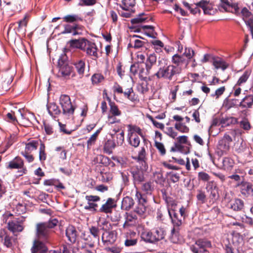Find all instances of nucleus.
<instances>
[{"label":"nucleus","instance_id":"f257e3e1","mask_svg":"<svg viewBox=\"0 0 253 253\" xmlns=\"http://www.w3.org/2000/svg\"><path fill=\"white\" fill-rule=\"evenodd\" d=\"M66 54L62 53L58 60V76L64 78H68L73 72V67L70 66L68 61Z\"/></svg>","mask_w":253,"mask_h":253},{"label":"nucleus","instance_id":"f03ea898","mask_svg":"<svg viewBox=\"0 0 253 253\" xmlns=\"http://www.w3.org/2000/svg\"><path fill=\"white\" fill-rule=\"evenodd\" d=\"M180 74V73L173 65L169 64L160 67L158 71L155 73L154 76L159 79H164L170 81L174 76H177Z\"/></svg>","mask_w":253,"mask_h":253},{"label":"nucleus","instance_id":"7ed1b4c3","mask_svg":"<svg viewBox=\"0 0 253 253\" xmlns=\"http://www.w3.org/2000/svg\"><path fill=\"white\" fill-rule=\"evenodd\" d=\"M59 103L61 105L63 114L67 116L72 115L74 112L75 107L72 104L70 97L65 94H62L59 98Z\"/></svg>","mask_w":253,"mask_h":253},{"label":"nucleus","instance_id":"20e7f679","mask_svg":"<svg viewBox=\"0 0 253 253\" xmlns=\"http://www.w3.org/2000/svg\"><path fill=\"white\" fill-rule=\"evenodd\" d=\"M211 247V242L206 239H200L197 240L195 245L190 247L193 253H210L206 248Z\"/></svg>","mask_w":253,"mask_h":253},{"label":"nucleus","instance_id":"39448f33","mask_svg":"<svg viewBox=\"0 0 253 253\" xmlns=\"http://www.w3.org/2000/svg\"><path fill=\"white\" fill-rule=\"evenodd\" d=\"M171 62L170 65H173L180 74L184 69L187 68L189 64L188 60H186L183 55L178 54H175L172 56Z\"/></svg>","mask_w":253,"mask_h":253},{"label":"nucleus","instance_id":"423d86ee","mask_svg":"<svg viewBox=\"0 0 253 253\" xmlns=\"http://www.w3.org/2000/svg\"><path fill=\"white\" fill-rule=\"evenodd\" d=\"M12 216V214L11 213L5 214L4 215V220H5V222L7 221L8 229L13 233L21 232L23 229V227L19 221L16 220H9L8 221V218Z\"/></svg>","mask_w":253,"mask_h":253},{"label":"nucleus","instance_id":"0eeeda50","mask_svg":"<svg viewBox=\"0 0 253 253\" xmlns=\"http://www.w3.org/2000/svg\"><path fill=\"white\" fill-rule=\"evenodd\" d=\"M101 239L105 246H109L116 242L117 233L115 231H105L102 235Z\"/></svg>","mask_w":253,"mask_h":253},{"label":"nucleus","instance_id":"6e6552de","mask_svg":"<svg viewBox=\"0 0 253 253\" xmlns=\"http://www.w3.org/2000/svg\"><path fill=\"white\" fill-rule=\"evenodd\" d=\"M49 233L50 229L44 222L37 225V235L39 239L46 240L48 238Z\"/></svg>","mask_w":253,"mask_h":253},{"label":"nucleus","instance_id":"1a4fd4ad","mask_svg":"<svg viewBox=\"0 0 253 253\" xmlns=\"http://www.w3.org/2000/svg\"><path fill=\"white\" fill-rule=\"evenodd\" d=\"M135 198L137 199L139 206L135 209V211L139 214H143L146 211L145 204L147 203V199L144 195L136 191Z\"/></svg>","mask_w":253,"mask_h":253},{"label":"nucleus","instance_id":"9d476101","mask_svg":"<svg viewBox=\"0 0 253 253\" xmlns=\"http://www.w3.org/2000/svg\"><path fill=\"white\" fill-rule=\"evenodd\" d=\"M98 49L95 43L87 40L86 45L83 51H85L86 54L89 56H92L93 58H97Z\"/></svg>","mask_w":253,"mask_h":253},{"label":"nucleus","instance_id":"9b49d317","mask_svg":"<svg viewBox=\"0 0 253 253\" xmlns=\"http://www.w3.org/2000/svg\"><path fill=\"white\" fill-rule=\"evenodd\" d=\"M64 29L61 33V34H71L73 36H76L81 34L82 26L78 24L71 25L66 24L64 26Z\"/></svg>","mask_w":253,"mask_h":253},{"label":"nucleus","instance_id":"f8f14e48","mask_svg":"<svg viewBox=\"0 0 253 253\" xmlns=\"http://www.w3.org/2000/svg\"><path fill=\"white\" fill-rule=\"evenodd\" d=\"M87 201V205L84 206V209L91 211H96L97 205L95 203L100 200L98 196L87 195L85 197Z\"/></svg>","mask_w":253,"mask_h":253},{"label":"nucleus","instance_id":"ddd939ff","mask_svg":"<svg viewBox=\"0 0 253 253\" xmlns=\"http://www.w3.org/2000/svg\"><path fill=\"white\" fill-rule=\"evenodd\" d=\"M229 143L226 138H223L219 140L216 147V152L219 156L226 154L229 150Z\"/></svg>","mask_w":253,"mask_h":253},{"label":"nucleus","instance_id":"4468645a","mask_svg":"<svg viewBox=\"0 0 253 253\" xmlns=\"http://www.w3.org/2000/svg\"><path fill=\"white\" fill-rule=\"evenodd\" d=\"M220 7L225 11L228 12H232V10L237 12L239 9L237 3H231L228 0H220Z\"/></svg>","mask_w":253,"mask_h":253},{"label":"nucleus","instance_id":"2eb2a0df","mask_svg":"<svg viewBox=\"0 0 253 253\" xmlns=\"http://www.w3.org/2000/svg\"><path fill=\"white\" fill-rule=\"evenodd\" d=\"M168 212L174 227H178L182 224L184 220L182 216H180L178 213H176L174 210L169 209L168 210Z\"/></svg>","mask_w":253,"mask_h":253},{"label":"nucleus","instance_id":"dca6fc26","mask_svg":"<svg viewBox=\"0 0 253 253\" xmlns=\"http://www.w3.org/2000/svg\"><path fill=\"white\" fill-rule=\"evenodd\" d=\"M47 249L43 243L39 241H35L31 249L32 253H49Z\"/></svg>","mask_w":253,"mask_h":253},{"label":"nucleus","instance_id":"f3484780","mask_svg":"<svg viewBox=\"0 0 253 253\" xmlns=\"http://www.w3.org/2000/svg\"><path fill=\"white\" fill-rule=\"evenodd\" d=\"M115 201L112 198H108L106 203L102 205L99 211L105 213H111L114 207H115Z\"/></svg>","mask_w":253,"mask_h":253},{"label":"nucleus","instance_id":"a211bd4d","mask_svg":"<svg viewBox=\"0 0 253 253\" xmlns=\"http://www.w3.org/2000/svg\"><path fill=\"white\" fill-rule=\"evenodd\" d=\"M66 235L71 243H75L77 237V231L76 228L72 225L68 226L66 230Z\"/></svg>","mask_w":253,"mask_h":253},{"label":"nucleus","instance_id":"6ab92c4d","mask_svg":"<svg viewBox=\"0 0 253 253\" xmlns=\"http://www.w3.org/2000/svg\"><path fill=\"white\" fill-rule=\"evenodd\" d=\"M229 208L235 211H239L244 207V202L239 199L232 200L227 205Z\"/></svg>","mask_w":253,"mask_h":253},{"label":"nucleus","instance_id":"aec40b11","mask_svg":"<svg viewBox=\"0 0 253 253\" xmlns=\"http://www.w3.org/2000/svg\"><path fill=\"white\" fill-rule=\"evenodd\" d=\"M23 166L24 162L22 159L19 157H16L8 163L7 168L9 169H19L22 168Z\"/></svg>","mask_w":253,"mask_h":253},{"label":"nucleus","instance_id":"412c9836","mask_svg":"<svg viewBox=\"0 0 253 253\" xmlns=\"http://www.w3.org/2000/svg\"><path fill=\"white\" fill-rule=\"evenodd\" d=\"M206 189L210 194L211 198L215 199L217 194V188L216 184L213 181L208 182L206 185Z\"/></svg>","mask_w":253,"mask_h":253},{"label":"nucleus","instance_id":"4be33fe9","mask_svg":"<svg viewBox=\"0 0 253 253\" xmlns=\"http://www.w3.org/2000/svg\"><path fill=\"white\" fill-rule=\"evenodd\" d=\"M199 5L203 9L204 13L206 14L211 15L214 12L211 4L208 1L202 0L199 2Z\"/></svg>","mask_w":253,"mask_h":253},{"label":"nucleus","instance_id":"5701e85b","mask_svg":"<svg viewBox=\"0 0 253 253\" xmlns=\"http://www.w3.org/2000/svg\"><path fill=\"white\" fill-rule=\"evenodd\" d=\"M87 40L82 38L78 40H72L69 42L70 46L73 47L81 49L83 50L84 48V46L86 45V41Z\"/></svg>","mask_w":253,"mask_h":253},{"label":"nucleus","instance_id":"b1692460","mask_svg":"<svg viewBox=\"0 0 253 253\" xmlns=\"http://www.w3.org/2000/svg\"><path fill=\"white\" fill-rule=\"evenodd\" d=\"M141 237L142 239L147 243H153L157 242L152 231H144L141 233Z\"/></svg>","mask_w":253,"mask_h":253},{"label":"nucleus","instance_id":"393cba45","mask_svg":"<svg viewBox=\"0 0 253 253\" xmlns=\"http://www.w3.org/2000/svg\"><path fill=\"white\" fill-rule=\"evenodd\" d=\"M137 218L135 215L131 214L127 215L126 221L123 225L124 228L127 229L129 227L135 226L136 224Z\"/></svg>","mask_w":253,"mask_h":253},{"label":"nucleus","instance_id":"a878e982","mask_svg":"<svg viewBox=\"0 0 253 253\" xmlns=\"http://www.w3.org/2000/svg\"><path fill=\"white\" fill-rule=\"evenodd\" d=\"M127 128H128V134L127 136H131L132 135H136L135 133H137L140 136H141L142 137H144V136L143 135V133L142 131V130L141 128L134 125H127Z\"/></svg>","mask_w":253,"mask_h":253},{"label":"nucleus","instance_id":"bb28decb","mask_svg":"<svg viewBox=\"0 0 253 253\" xmlns=\"http://www.w3.org/2000/svg\"><path fill=\"white\" fill-rule=\"evenodd\" d=\"M134 205L133 200L129 197L123 198L122 202V209L126 211L130 210Z\"/></svg>","mask_w":253,"mask_h":253},{"label":"nucleus","instance_id":"cd10ccee","mask_svg":"<svg viewBox=\"0 0 253 253\" xmlns=\"http://www.w3.org/2000/svg\"><path fill=\"white\" fill-rule=\"evenodd\" d=\"M157 57L155 54H150L147 59L146 67L148 74H150L152 66L156 63Z\"/></svg>","mask_w":253,"mask_h":253},{"label":"nucleus","instance_id":"c85d7f7f","mask_svg":"<svg viewBox=\"0 0 253 253\" xmlns=\"http://www.w3.org/2000/svg\"><path fill=\"white\" fill-rule=\"evenodd\" d=\"M170 240L173 243H178L180 242L181 237L179 235L178 228L174 227L171 232Z\"/></svg>","mask_w":253,"mask_h":253},{"label":"nucleus","instance_id":"c756f323","mask_svg":"<svg viewBox=\"0 0 253 253\" xmlns=\"http://www.w3.org/2000/svg\"><path fill=\"white\" fill-rule=\"evenodd\" d=\"M38 145V141L32 140L26 144L25 150L22 152L31 153L33 151L37 149Z\"/></svg>","mask_w":253,"mask_h":253},{"label":"nucleus","instance_id":"7c9ffc66","mask_svg":"<svg viewBox=\"0 0 253 253\" xmlns=\"http://www.w3.org/2000/svg\"><path fill=\"white\" fill-rule=\"evenodd\" d=\"M212 64L216 69L220 68L222 70H224L228 67L225 62L219 58H213Z\"/></svg>","mask_w":253,"mask_h":253},{"label":"nucleus","instance_id":"2f4dec72","mask_svg":"<svg viewBox=\"0 0 253 253\" xmlns=\"http://www.w3.org/2000/svg\"><path fill=\"white\" fill-rule=\"evenodd\" d=\"M253 103V96L248 95L244 97L240 102V106L242 108H250Z\"/></svg>","mask_w":253,"mask_h":253},{"label":"nucleus","instance_id":"473e14b6","mask_svg":"<svg viewBox=\"0 0 253 253\" xmlns=\"http://www.w3.org/2000/svg\"><path fill=\"white\" fill-rule=\"evenodd\" d=\"M152 232L156 238L157 242L163 239L166 235V231L163 228H156Z\"/></svg>","mask_w":253,"mask_h":253},{"label":"nucleus","instance_id":"72a5a7b5","mask_svg":"<svg viewBox=\"0 0 253 253\" xmlns=\"http://www.w3.org/2000/svg\"><path fill=\"white\" fill-rule=\"evenodd\" d=\"M48 113L52 116L57 115L60 113L58 106L54 103H50L47 106Z\"/></svg>","mask_w":253,"mask_h":253},{"label":"nucleus","instance_id":"f704fd0d","mask_svg":"<svg viewBox=\"0 0 253 253\" xmlns=\"http://www.w3.org/2000/svg\"><path fill=\"white\" fill-rule=\"evenodd\" d=\"M222 164L225 169L229 170L233 167L234 162L229 157H225L222 159Z\"/></svg>","mask_w":253,"mask_h":253},{"label":"nucleus","instance_id":"c9c22d12","mask_svg":"<svg viewBox=\"0 0 253 253\" xmlns=\"http://www.w3.org/2000/svg\"><path fill=\"white\" fill-rule=\"evenodd\" d=\"M115 146L116 144L113 140H108L104 144V151L107 153L110 154Z\"/></svg>","mask_w":253,"mask_h":253},{"label":"nucleus","instance_id":"e433bc0d","mask_svg":"<svg viewBox=\"0 0 253 253\" xmlns=\"http://www.w3.org/2000/svg\"><path fill=\"white\" fill-rule=\"evenodd\" d=\"M76 70L80 75H83L85 69V63L83 60H79L74 63Z\"/></svg>","mask_w":253,"mask_h":253},{"label":"nucleus","instance_id":"4c0bfd02","mask_svg":"<svg viewBox=\"0 0 253 253\" xmlns=\"http://www.w3.org/2000/svg\"><path fill=\"white\" fill-rule=\"evenodd\" d=\"M110 114L114 116H119L121 115V112L114 103H110Z\"/></svg>","mask_w":253,"mask_h":253},{"label":"nucleus","instance_id":"58836bf2","mask_svg":"<svg viewBox=\"0 0 253 253\" xmlns=\"http://www.w3.org/2000/svg\"><path fill=\"white\" fill-rule=\"evenodd\" d=\"M174 127L182 133H187L189 131V127L183 123H176L174 125Z\"/></svg>","mask_w":253,"mask_h":253},{"label":"nucleus","instance_id":"ea45409f","mask_svg":"<svg viewBox=\"0 0 253 253\" xmlns=\"http://www.w3.org/2000/svg\"><path fill=\"white\" fill-rule=\"evenodd\" d=\"M194 55L195 52L191 48L185 47L184 52L182 55H183L184 58L185 57H186V60H188L189 61L190 60L193 58V57L194 56Z\"/></svg>","mask_w":253,"mask_h":253},{"label":"nucleus","instance_id":"a19ab883","mask_svg":"<svg viewBox=\"0 0 253 253\" xmlns=\"http://www.w3.org/2000/svg\"><path fill=\"white\" fill-rule=\"evenodd\" d=\"M64 21L68 23H73L82 19L77 15H67L63 17Z\"/></svg>","mask_w":253,"mask_h":253},{"label":"nucleus","instance_id":"79ce46f5","mask_svg":"<svg viewBox=\"0 0 253 253\" xmlns=\"http://www.w3.org/2000/svg\"><path fill=\"white\" fill-rule=\"evenodd\" d=\"M135 3V0H122V8L125 10H129Z\"/></svg>","mask_w":253,"mask_h":253},{"label":"nucleus","instance_id":"37998d69","mask_svg":"<svg viewBox=\"0 0 253 253\" xmlns=\"http://www.w3.org/2000/svg\"><path fill=\"white\" fill-rule=\"evenodd\" d=\"M89 232L91 235L98 241H99L100 230L98 227L92 226L89 228Z\"/></svg>","mask_w":253,"mask_h":253},{"label":"nucleus","instance_id":"c03bdc74","mask_svg":"<svg viewBox=\"0 0 253 253\" xmlns=\"http://www.w3.org/2000/svg\"><path fill=\"white\" fill-rule=\"evenodd\" d=\"M24 110L23 109H20L18 110L17 113L20 115L23 120V122L25 123V121H29V119H35V116L34 114L29 113V117H26V115L24 113Z\"/></svg>","mask_w":253,"mask_h":253},{"label":"nucleus","instance_id":"a18cd8bd","mask_svg":"<svg viewBox=\"0 0 253 253\" xmlns=\"http://www.w3.org/2000/svg\"><path fill=\"white\" fill-rule=\"evenodd\" d=\"M129 140V143L134 147H137L140 143V138L137 135H132L128 136Z\"/></svg>","mask_w":253,"mask_h":253},{"label":"nucleus","instance_id":"49530a36","mask_svg":"<svg viewBox=\"0 0 253 253\" xmlns=\"http://www.w3.org/2000/svg\"><path fill=\"white\" fill-rule=\"evenodd\" d=\"M46 158V154L45 152V146L43 143L40 144L39 149V159L41 162L44 161Z\"/></svg>","mask_w":253,"mask_h":253},{"label":"nucleus","instance_id":"de8ad7c7","mask_svg":"<svg viewBox=\"0 0 253 253\" xmlns=\"http://www.w3.org/2000/svg\"><path fill=\"white\" fill-rule=\"evenodd\" d=\"M142 189L144 192H146V194H151L154 188L152 185V183L149 182L143 184Z\"/></svg>","mask_w":253,"mask_h":253},{"label":"nucleus","instance_id":"09e8293b","mask_svg":"<svg viewBox=\"0 0 253 253\" xmlns=\"http://www.w3.org/2000/svg\"><path fill=\"white\" fill-rule=\"evenodd\" d=\"M251 75V72L250 71H246L243 75L239 78L237 82V84L241 85L242 84L245 83Z\"/></svg>","mask_w":253,"mask_h":253},{"label":"nucleus","instance_id":"8fccbe9b","mask_svg":"<svg viewBox=\"0 0 253 253\" xmlns=\"http://www.w3.org/2000/svg\"><path fill=\"white\" fill-rule=\"evenodd\" d=\"M100 130L101 129H98L95 133H94L88 139V140H87V147L88 148L90 146L92 145V144H93L96 139H97V137L99 134V133H100Z\"/></svg>","mask_w":253,"mask_h":253},{"label":"nucleus","instance_id":"3c124183","mask_svg":"<svg viewBox=\"0 0 253 253\" xmlns=\"http://www.w3.org/2000/svg\"><path fill=\"white\" fill-rule=\"evenodd\" d=\"M144 14L143 13L139 14L137 17L131 20V23L133 24L141 23L146 20L147 17H143Z\"/></svg>","mask_w":253,"mask_h":253},{"label":"nucleus","instance_id":"603ef678","mask_svg":"<svg viewBox=\"0 0 253 253\" xmlns=\"http://www.w3.org/2000/svg\"><path fill=\"white\" fill-rule=\"evenodd\" d=\"M138 37L137 36L134 35L132 37L130 42H134L133 47L135 48H139L141 47H142L144 44V42L141 40H138V39H134L135 38Z\"/></svg>","mask_w":253,"mask_h":253},{"label":"nucleus","instance_id":"864d4df0","mask_svg":"<svg viewBox=\"0 0 253 253\" xmlns=\"http://www.w3.org/2000/svg\"><path fill=\"white\" fill-rule=\"evenodd\" d=\"M146 149L144 147H141L140 151L138 152V160L139 161L142 162H145L146 159Z\"/></svg>","mask_w":253,"mask_h":253},{"label":"nucleus","instance_id":"5fc2aeb1","mask_svg":"<svg viewBox=\"0 0 253 253\" xmlns=\"http://www.w3.org/2000/svg\"><path fill=\"white\" fill-rule=\"evenodd\" d=\"M133 93V89L132 87L128 88L126 89L122 93L124 94L125 97H126L127 99L131 101L135 100V99L133 97H132L131 94Z\"/></svg>","mask_w":253,"mask_h":253},{"label":"nucleus","instance_id":"6e6d98bb","mask_svg":"<svg viewBox=\"0 0 253 253\" xmlns=\"http://www.w3.org/2000/svg\"><path fill=\"white\" fill-rule=\"evenodd\" d=\"M154 179L156 183L161 184L164 181V178L160 172H156L154 173Z\"/></svg>","mask_w":253,"mask_h":253},{"label":"nucleus","instance_id":"4d7b16f0","mask_svg":"<svg viewBox=\"0 0 253 253\" xmlns=\"http://www.w3.org/2000/svg\"><path fill=\"white\" fill-rule=\"evenodd\" d=\"M106 250L112 253H120L122 251V248L118 245L112 247L106 246Z\"/></svg>","mask_w":253,"mask_h":253},{"label":"nucleus","instance_id":"13d9d810","mask_svg":"<svg viewBox=\"0 0 253 253\" xmlns=\"http://www.w3.org/2000/svg\"><path fill=\"white\" fill-rule=\"evenodd\" d=\"M165 133L172 138H175L177 136V132L172 127H167Z\"/></svg>","mask_w":253,"mask_h":253},{"label":"nucleus","instance_id":"bf43d9fd","mask_svg":"<svg viewBox=\"0 0 253 253\" xmlns=\"http://www.w3.org/2000/svg\"><path fill=\"white\" fill-rule=\"evenodd\" d=\"M241 13L243 16V19L244 20L253 16L252 13L249 11L248 9L246 7H244L242 9Z\"/></svg>","mask_w":253,"mask_h":253},{"label":"nucleus","instance_id":"052dcab7","mask_svg":"<svg viewBox=\"0 0 253 253\" xmlns=\"http://www.w3.org/2000/svg\"><path fill=\"white\" fill-rule=\"evenodd\" d=\"M198 193L197 195V199L202 203H204L206 201V196L204 192L201 190H198Z\"/></svg>","mask_w":253,"mask_h":253},{"label":"nucleus","instance_id":"680f3d73","mask_svg":"<svg viewBox=\"0 0 253 253\" xmlns=\"http://www.w3.org/2000/svg\"><path fill=\"white\" fill-rule=\"evenodd\" d=\"M155 146L159 151L162 155H164L166 154V149L164 144L159 142H155Z\"/></svg>","mask_w":253,"mask_h":253},{"label":"nucleus","instance_id":"e2e57ef3","mask_svg":"<svg viewBox=\"0 0 253 253\" xmlns=\"http://www.w3.org/2000/svg\"><path fill=\"white\" fill-rule=\"evenodd\" d=\"M169 175L170 180L174 183L177 182L180 178V174L176 172H170Z\"/></svg>","mask_w":253,"mask_h":253},{"label":"nucleus","instance_id":"0e129e2a","mask_svg":"<svg viewBox=\"0 0 253 253\" xmlns=\"http://www.w3.org/2000/svg\"><path fill=\"white\" fill-rule=\"evenodd\" d=\"M244 21L246 25L250 28V30L253 38V16Z\"/></svg>","mask_w":253,"mask_h":253},{"label":"nucleus","instance_id":"69168bd1","mask_svg":"<svg viewBox=\"0 0 253 253\" xmlns=\"http://www.w3.org/2000/svg\"><path fill=\"white\" fill-rule=\"evenodd\" d=\"M92 82L93 84H98L103 80V77L99 74H94L92 77Z\"/></svg>","mask_w":253,"mask_h":253},{"label":"nucleus","instance_id":"338daca9","mask_svg":"<svg viewBox=\"0 0 253 253\" xmlns=\"http://www.w3.org/2000/svg\"><path fill=\"white\" fill-rule=\"evenodd\" d=\"M96 3L95 0H80L79 5L81 6L92 5Z\"/></svg>","mask_w":253,"mask_h":253},{"label":"nucleus","instance_id":"774afa93","mask_svg":"<svg viewBox=\"0 0 253 253\" xmlns=\"http://www.w3.org/2000/svg\"><path fill=\"white\" fill-rule=\"evenodd\" d=\"M101 221V225H102V229L105 231L107 230H109L111 228V223L108 222V221L106 220L105 219L102 220Z\"/></svg>","mask_w":253,"mask_h":253}]
</instances>
